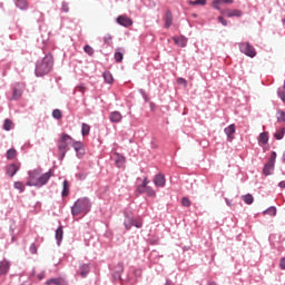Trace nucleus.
Here are the masks:
<instances>
[{
	"label": "nucleus",
	"instance_id": "nucleus-1",
	"mask_svg": "<svg viewBox=\"0 0 285 285\" xmlns=\"http://www.w3.org/2000/svg\"><path fill=\"white\" fill-rule=\"evenodd\" d=\"M53 67L52 56H45L36 65L35 73L37 77H43L51 72Z\"/></svg>",
	"mask_w": 285,
	"mask_h": 285
},
{
	"label": "nucleus",
	"instance_id": "nucleus-2",
	"mask_svg": "<svg viewBox=\"0 0 285 285\" xmlns=\"http://www.w3.org/2000/svg\"><path fill=\"white\" fill-rule=\"evenodd\" d=\"M91 208V204L88 198L78 199L71 208V214L77 216L79 214H87Z\"/></svg>",
	"mask_w": 285,
	"mask_h": 285
},
{
	"label": "nucleus",
	"instance_id": "nucleus-3",
	"mask_svg": "<svg viewBox=\"0 0 285 285\" xmlns=\"http://www.w3.org/2000/svg\"><path fill=\"white\" fill-rule=\"evenodd\" d=\"M72 137L68 134H63L61 138L58 141V150L60 154V160H63L66 158V154L70 149L68 146L72 145Z\"/></svg>",
	"mask_w": 285,
	"mask_h": 285
},
{
	"label": "nucleus",
	"instance_id": "nucleus-4",
	"mask_svg": "<svg viewBox=\"0 0 285 285\" xmlns=\"http://www.w3.org/2000/svg\"><path fill=\"white\" fill-rule=\"evenodd\" d=\"M276 158H277V154L275 151H273L268 163L265 165V167L263 169V174L265 176L272 175V171L274 170V167H275Z\"/></svg>",
	"mask_w": 285,
	"mask_h": 285
},
{
	"label": "nucleus",
	"instance_id": "nucleus-5",
	"mask_svg": "<svg viewBox=\"0 0 285 285\" xmlns=\"http://www.w3.org/2000/svg\"><path fill=\"white\" fill-rule=\"evenodd\" d=\"M239 49L243 55H246L247 57H256V51L253 46H250L248 42L239 43Z\"/></svg>",
	"mask_w": 285,
	"mask_h": 285
},
{
	"label": "nucleus",
	"instance_id": "nucleus-6",
	"mask_svg": "<svg viewBox=\"0 0 285 285\" xmlns=\"http://www.w3.org/2000/svg\"><path fill=\"white\" fill-rule=\"evenodd\" d=\"M51 176H52L51 171H47L40 175L38 180L32 184L35 185V187H38V188L46 186L47 183L50 180Z\"/></svg>",
	"mask_w": 285,
	"mask_h": 285
},
{
	"label": "nucleus",
	"instance_id": "nucleus-7",
	"mask_svg": "<svg viewBox=\"0 0 285 285\" xmlns=\"http://www.w3.org/2000/svg\"><path fill=\"white\" fill-rule=\"evenodd\" d=\"M41 171L39 169H33L29 171V180H27V186L35 187V183L39 180Z\"/></svg>",
	"mask_w": 285,
	"mask_h": 285
},
{
	"label": "nucleus",
	"instance_id": "nucleus-8",
	"mask_svg": "<svg viewBox=\"0 0 285 285\" xmlns=\"http://www.w3.org/2000/svg\"><path fill=\"white\" fill-rule=\"evenodd\" d=\"M224 132L227 136V141H234L235 138V134H236V125L233 124L230 126H228L227 128L224 129Z\"/></svg>",
	"mask_w": 285,
	"mask_h": 285
},
{
	"label": "nucleus",
	"instance_id": "nucleus-9",
	"mask_svg": "<svg viewBox=\"0 0 285 285\" xmlns=\"http://www.w3.org/2000/svg\"><path fill=\"white\" fill-rule=\"evenodd\" d=\"M222 14L228 18H234V17L240 18L242 11H239V9H224V11H222Z\"/></svg>",
	"mask_w": 285,
	"mask_h": 285
},
{
	"label": "nucleus",
	"instance_id": "nucleus-10",
	"mask_svg": "<svg viewBox=\"0 0 285 285\" xmlns=\"http://www.w3.org/2000/svg\"><path fill=\"white\" fill-rule=\"evenodd\" d=\"M117 23L122 26V27L128 28V27L134 24V21L130 18L126 17V16H120V17L117 18Z\"/></svg>",
	"mask_w": 285,
	"mask_h": 285
},
{
	"label": "nucleus",
	"instance_id": "nucleus-11",
	"mask_svg": "<svg viewBox=\"0 0 285 285\" xmlns=\"http://www.w3.org/2000/svg\"><path fill=\"white\" fill-rule=\"evenodd\" d=\"M19 169H20V166H19V165H17V164H11V165H9V166L7 167V175L12 178V177L16 176V174L19 171Z\"/></svg>",
	"mask_w": 285,
	"mask_h": 285
},
{
	"label": "nucleus",
	"instance_id": "nucleus-12",
	"mask_svg": "<svg viewBox=\"0 0 285 285\" xmlns=\"http://www.w3.org/2000/svg\"><path fill=\"white\" fill-rule=\"evenodd\" d=\"M122 115L119 111H114L111 114H109V121L114 122V124H118L122 120Z\"/></svg>",
	"mask_w": 285,
	"mask_h": 285
},
{
	"label": "nucleus",
	"instance_id": "nucleus-13",
	"mask_svg": "<svg viewBox=\"0 0 285 285\" xmlns=\"http://www.w3.org/2000/svg\"><path fill=\"white\" fill-rule=\"evenodd\" d=\"M154 184L156 187H164L166 184L165 176L163 174H158L155 176Z\"/></svg>",
	"mask_w": 285,
	"mask_h": 285
},
{
	"label": "nucleus",
	"instance_id": "nucleus-14",
	"mask_svg": "<svg viewBox=\"0 0 285 285\" xmlns=\"http://www.w3.org/2000/svg\"><path fill=\"white\" fill-rule=\"evenodd\" d=\"M9 269H10V263H9V261L3 259V261L0 263V273L3 274V275H7V273L9 272Z\"/></svg>",
	"mask_w": 285,
	"mask_h": 285
},
{
	"label": "nucleus",
	"instance_id": "nucleus-15",
	"mask_svg": "<svg viewBox=\"0 0 285 285\" xmlns=\"http://www.w3.org/2000/svg\"><path fill=\"white\" fill-rule=\"evenodd\" d=\"M234 0H215L213 1L214 8L220 10V7L225 3L233 4Z\"/></svg>",
	"mask_w": 285,
	"mask_h": 285
},
{
	"label": "nucleus",
	"instance_id": "nucleus-16",
	"mask_svg": "<svg viewBox=\"0 0 285 285\" xmlns=\"http://www.w3.org/2000/svg\"><path fill=\"white\" fill-rule=\"evenodd\" d=\"M46 285H66L63 278H49L46 281Z\"/></svg>",
	"mask_w": 285,
	"mask_h": 285
},
{
	"label": "nucleus",
	"instance_id": "nucleus-17",
	"mask_svg": "<svg viewBox=\"0 0 285 285\" xmlns=\"http://www.w3.org/2000/svg\"><path fill=\"white\" fill-rule=\"evenodd\" d=\"M56 240H57L58 245H61V243L63 240V227L62 226H60L56 230Z\"/></svg>",
	"mask_w": 285,
	"mask_h": 285
},
{
	"label": "nucleus",
	"instance_id": "nucleus-18",
	"mask_svg": "<svg viewBox=\"0 0 285 285\" xmlns=\"http://www.w3.org/2000/svg\"><path fill=\"white\" fill-rule=\"evenodd\" d=\"M149 183H150V181H149L148 177H145L144 180H142V185H139V186L137 187L138 193H139V194H145V188L148 187V184H149Z\"/></svg>",
	"mask_w": 285,
	"mask_h": 285
},
{
	"label": "nucleus",
	"instance_id": "nucleus-19",
	"mask_svg": "<svg viewBox=\"0 0 285 285\" xmlns=\"http://www.w3.org/2000/svg\"><path fill=\"white\" fill-rule=\"evenodd\" d=\"M134 224H135L134 218L130 217V216H126V218L124 220V225L126 227V230H130V228L132 227Z\"/></svg>",
	"mask_w": 285,
	"mask_h": 285
},
{
	"label": "nucleus",
	"instance_id": "nucleus-20",
	"mask_svg": "<svg viewBox=\"0 0 285 285\" xmlns=\"http://www.w3.org/2000/svg\"><path fill=\"white\" fill-rule=\"evenodd\" d=\"M115 160L118 168L124 167V165L126 164V158L121 155H116Z\"/></svg>",
	"mask_w": 285,
	"mask_h": 285
},
{
	"label": "nucleus",
	"instance_id": "nucleus-21",
	"mask_svg": "<svg viewBox=\"0 0 285 285\" xmlns=\"http://www.w3.org/2000/svg\"><path fill=\"white\" fill-rule=\"evenodd\" d=\"M174 41L176 45H178L179 47H185L187 45V39L185 37H175Z\"/></svg>",
	"mask_w": 285,
	"mask_h": 285
},
{
	"label": "nucleus",
	"instance_id": "nucleus-22",
	"mask_svg": "<svg viewBox=\"0 0 285 285\" xmlns=\"http://www.w3.org/2000/svg\"><path fill=\"white\" fill-rule=\"evenodd\" d=\"M79 274H80L81 277H86L89 274V265L88 264H81Z\"/></svg>",
	"mask_w": 285,
	"mask_h": 285
},
{
	"label": "nucleus",
	"instance_id": "nucleus-23",
	"mask_svg": "<svg viewBox=\"0 0 285 285\" xmlns=\"http://www.w3.org/2000/svg\"><path fill=\"white\" fill-rule=\"evenodd\" d=\"M62 197H67L68 195H70V184L68 183V180H63V189H62Z\"/></svg>",
	"mask_w": 285,
	"mask_h": 285
},
{
	"label": "nucleus",
	"instance_id": "nucleus-24",
	"mask_svg": "<svg viewBox=\"0 0 285 285\" xmlns=\"http://www.w3.org/2000/svg\"><path fill=\"white\" fill-rule=\"evenodd\" d=\"M188 4L205 7L207 4V0H189Z\"/></svg>",
	"mask_w": 285,
	"mask_h": 285
},
{
	"label": "nucleus",
	"instance_id": "nucleus-25",
	"mask_svg": "<svg viewBox=\"0 0 285 285\" xmlns=\"http://www.w3.org/2000/svg\"><path fill=\"white\" fill-rule=\"evenodd\" d=\"M173 24V16L170 11L166 12L165 27L169 28Z\"/></svg>",
	"mask_w": 285,
	"mask_h": 285
},
{
	"label": "nucleus",
	"instance_id": "nucleus-26",
	"mask_svg": "<svg viewBox=\"0 0 285 285\" xmlns=\"http://www.w3.org/2000/svg\"><path fill=\"white\" fill-rule=\"evenodd\" d=\"M16 4H17V7H18L20 10H27V9H28V2H27V0H17Z\"/></svg>",
	"mask_w": 285,
	"mask_h": 285
},
{
	"label": "nucleus",
	"instance_id": "nucleus-27",
	"mask_svg": "<svg viewBox=\"0 0 285 285\" xmlns=\"http://www.w3.org/2000/svg\"><path fill=\"white\" fill-rule=\"evenodd\" d=\"M71 144H72V147L75 148V151H76L77 154H79V151H81L82 148H83V145H82V142H80V141H75V140H73Z\"/></svg>",
	"mask_w": 285,
	"mask_h": 285
},
{
	"label": "nucleus",
	"instance_id": "nucleus-28",
	"mask_svg": "<svg viewBox=\"0 0 285 285\" xmlns=\"http://www.w3.org/2000/svg\"><path fill=\"white\" fill-rule=\"evenodd\" d=\"M104 78H105V81H106L107 83H109V85H111V83L114 82V77H112V75H111L110 71H106V72L104 73Z\"/></svg>",
	"mask_w": 285,
	"mask_h": 285
},
{
	"label": "nucleus",
	"instance_id": "nucleus-29",
	"mask_svg": "<svg viewBox=\"0 0 285 285\" xmlns=\"http://www.w3.org/2000/svg\"><path fill=\"white\" fill-rule=\"evenodd\" d=\"M14 127V124L10 119L4 120L3 129L9 131Z\"/></svg>",
	"mask_w": 285,
	"mask_h": 285
},
{
	"label": "nucleus",
	"instance_id": "nucleus-30",
	"mask_svg": "<svg viewBox=\"0 0 285 285\" xmlns=\"http://www.w3.org/2000/svg\"><path fill=\"white\" fill-rule=\"evenodd\" d=\"M242 198L247 205H252L254 203V197L250 194L244 195Z\"/></svg>",
	"mask_w": 285,
	"mask_h": 285
},
{
	"label": "nucleus",
	"instance_id": "nucleus-31",
	"mask_svg": "<svg viewBox=\"0 0 285 285\" xmlns=\"http://www.w3.org/2000/svg\"><path fill=\"white\" fill-rule=\"evenodd\" d=\"M90 132V126L87 124L81 125V134L83 137L88 136Z\"/></svg>",
	"mask_w": 285,
	"mask_h": 285
},
{
	"label": "nucleus",
	"instance_id": "nucleus-32",
	"mask_svg": "<svg viewBox=\"0 0 285 285\" xmlns=\"http://www.w3.org/2000/svg\"><path fill=\"white\" fill-rule=\"evenodd\" d=\"M17 157V150L16 149H9L7 151V159L13 160Z\"/></svg>",
	"mask_w": 285,
	"mask_h": 285
},
{
	"label": "nucleus",
	"instance_id": "nucleus-33",
	"mask_svg": "<svg viewBox=\"0 0 285 285\" xmlns=\"http://www.w3.org/2000/svg\"><path fill=\"white\" fill-rule=\"evenodd\" d=\"M144 193H146L147 196H149V197H156L157 196V193L154 191L153 187H149V186L145 187Z\"/></svg>",
	"mask_w": 285,
	"mask_h": 285
},
{
	"label": "nucleus",
	"instance_id": "nucleus-34",
	"mask_svg": "<svg viewBox=\"0 0 285 285\" xmlns=\"http://www.w3.org/2000/svg\"><path fill=\"white\" fill-rule=\"evenodd\" d=\"M258 141L263 145L267 144L268 141V132H262L259 136Z\"/></svg>",
	"mask_w": 285,
	"mask_h": 285
},
{
	"label": "nucleus",
	"instance_id": "nucleus-35",
	"mask_svg": "<svg viewBox=\"0 0 285 285\" xmlns=\"http://www.w3.org/2000/svg\"><path fill=\"white\" fill-rule=\"evenodd\" d=\"M14 188L20 190V193H23L24 191V188H26V185H23L22 181H16L14 183Z\"/></svg>",
	"mask_w": 285,
	"mask_h": 285
},
{
	"label": "nucleus",
	"instance_id": "nucleus-36",
	"mask_svg": "<svg viewBox=\"0 0 285 285\" xmlns=\"http://www.w3.org/2000/svg\"><path fill=\"white\" fill-rule=\"evenodd\" d=\"M114 59H116V62H117V63H121L122 60H124V53H121V52H116V53L114 55Z\"/></svg>",
	"mask_w": 285,
	"mask_h": 285
},
{
	"label": "nucleus",
	"instance_id": "nucleus-37",
	"mask_svg": "<svg viewBox=\"0 0 285 285\" xmlns=\"http://www.w3.org/2000/svg\"><path fill=\"white\" fill-rule=\"evenodd\" d=\"M276 214H277V209L275 207H271L264 212V215H269V216H276Z\"/></svg>",
	"mask_w": 285,
	"mask_h": 285
},
{
	"label": "nucleus",
	"instance_id": "nucleus-38",
	"mask_svg": "<svg viewBox=\"0 0 285 285\" xmlns=\"http://www.w3.org/2000/svg\"><path fill=\"white\" fill-rule=\"evenodd\" d=\"M284 135H285V128H282V129L276 131L275 138L281 140L284 137Z\"/></svg>",
	"mask_w": 285,
	"mask_h": 285
},
{
	"label": "nucleus",
	"instance_id": "nucleus-39",
	"mask_svg": "<svg viewBox=\"0 0 285 285\" xmlns=\"http://www.w3.org/2000/svg\"><path fill=\"white\" fill-rule=\"evenodd\" d=\"M52 117H53L55 119H61V118H62V111L59 110V109L53 110V111H52Z\"/></svg>",
	"mask_w": 285,
	"mask_h": 285
},
{
	"label": "nucleus",
	"instance_id": "nucleus-40",
	"mask_svg": "<svg viewBox=\"0 0 285 285\" xmlns=\"http://www.w3.org/2000/svg\"><path fill=\"white\" fill-rule=\"evenodd\" d=\"M278 96L281 97L283 102H285V85H283V87L279 88Z\"/></svg>",
	"mask_w": 285,
	"mask_h": 285
},
{
	"label": "nucleus",
	"instance_id": "nucleus-41",
	"mask_svg": "<svg viewBox=\"0 0 285 285\" xmlns=\"http://www.w3.org/2000/svg\"><path fill=\"white\" fill-rule=\"evenodd\" d=\"M85 52L87 55H89V57H92L94 55V49L89 46V45H86L85 48H83Z\"/></svg>",
	"mask_w": 285,
	"mask_h": 285
},
{
	"label": "nucleus",
	"instance_id": "nucleus-42",
	"mask_svg": "<svg viewBox=\"0 0 285 285\" xmlns=\"http://www.w3.org/2000/svg\"><path fill=\"white\" fill-rule=\"evenodd\" d=\"M29 252L32 255H36L38 253V247L36 246V244H31L29 247Z\"/></svg>",
	"mask_w": 285,
	"mask_h": 285
},
{
	"label": "nucleus",
	"instance_id": "nucleus-43",
	"mask_svg": "<svg viewBox=\"0 0 285 285\" xmlns=\"http://www.w3.org/2000/svg\"><path fill=\"white\" fill-rule=\"evenodd\" d=\"M22 92L19 89L13 90V99L18 100L21 97Z\"/></svg>",
	"mask_w": 285,
	"mask_h": 285
},
{
	"label": "nucleus",
	"instance_id": "nucleus-44",
	"mask_svg": "<svg viewBox=\"0 0 285 285\" xmlns=\"http://www.w3.org/2000/svg\"><path fill=\"white\" fill-rule=\"evenodd\" d=\"M277 119H278V121L285 122V112L284 111H278L277 112Z\"/></svg>",
	"mask_w": 285,
	"mask_h": 285
},
{
	"label": "nucleus",
	"instance_id": "nucleus-45",
	"mask_svg": "<svg viewBox=\"0 0 285 285\" xmlns=\"http://www.w3.org/2000/svg\"><path fill=\"white\" fill-rule=\"evenodd\" d=\"M61 10L63 12H69L70 11V8L68 7V2H66V1L62 2Z\"/></svg>",
	"mask_w": 285,
	"mask_h": 285
},
{
	"label": "nucleus",
	"instance_id": "nucleus-46",
	"mask_svg": "<svg viewBox=\"0 0 285 285\" xmlns=\"http://www.w3.org/2000/svg\"><path fill=\"white\" fill-rule=\"evenodd\" d=\"M178 85H183L185 88L187 87V80L185 78H178L177 79Z\"/></svg>",
	"mask_w": 285,
	"mask_h": 285
},
{
	"label": "nucleus",
	"instance_id": "nucleus-47",
	"mask_svg": "<svg viewBox=\"0 0 285 285\" xmlns=\"http://www.w3.org/2000/svg\"><path fill=\"white\" fill-rule=\"evenodd\" d=\"M181 204L185 206V207H189L191 205L190 200L186 197L183 198L181 200Z\"/></svg>",
	"mask_w": 285,
	"mask_h": 285
},
{
	"label": "nucleus",
	"instance_id": "nucleus-48",
	"mask_svg": "<svg viewBox=\"0 0 285 285\" xmlns=\"http://www.w3.org/2000/svg\"><path fill=\"white\" fill-rule=\"evenodd\" d=\"M218 21H219L224 27H227V26H228L227 20H225L223 17H218Z\"/></svg>",
	"mask_w": 285,
	"mask_h": 285
},
{
	"label": "nucleus",
	"instance_id": "nucleus-49",
	"mask_svg": "<svg viewBox=\"0 0 285 285\" xmlns=\"http://www.w3.org/2000/svg\"><path fill=\"white\" fill-rule=\"evenodd\" d=\"M105 42L107 45H110L111 43V40H112V37L110 35H107L105 38H104Z\"/></svg>",
	"mask_w": 285,
	"mask_h": 285
},
{
	"label": "nucleus",
	"instance_id": "nucleus-50",
	"mask_svg": "<svg viewBox=\"0 0 285 285\" xmlns=\"http://www.w3.org/2000/svg\"><path fill=\"white\" fill-rule=\"evenodd\" d=\"M135 227L141 228L142 227V220L138 219L134 222Z\"/></svg>",
	"mask_w": 285,
	"mask_h": 285
},
{
	"label": "nucleus",
	"instance_id": "nucleus-51",
	"mask_svg": "<svg viewBox=\"0 0 285 285\" xmlns=\"http://www.w3.org/2000/svg\"><path fill=\"white\" fill-rule=\"evenodd\" d=\"M279 267L281 269L285 271V257L281 259Z\"/></svg>",
	"mask_w": 285,
	"mask_h": 285
},
{
	"label": "nucleus",
	"instance_id": "nucleus-52",
	"mask_svg": "<svg viewBox=\"0 0 285 285\" xmlns=\"http://www.w3.org/2000/svg\"><path fill=\"white\" fill-rule=\"evenodd\" d=\"M78 89H79V91L82 92V94L86 91V87H85V86H79Z\"/></svg>",
	"mask_w": 285,
	"mask_h": 285
},
{
	"label": "nucleus",
	"instance_id": "nucleus-53",
	"mask_svg": "<svg viewBox=\"0 0 285 285\" xmlns=\"http://www.w3.org/2000/svg\"><path fill=\"white\" fill-rule=\"evenodd\" d=\"M279 187H281V188H285V180H282V181L279 183Z\"/></svg>",
	"mask_w": 285,
	"mask_h": 285
},
{
	"label": "nucleus",
	"instance_id": "nucleus-54",
	"mask_svg": "<svg viewBox=\"0 0 285 285\" xmlns=\"http://www.w3.org/2000/svg\"><path fill=\"white\" fill-rule=\"evenodd\" d=\"M22 285H31V281H24V283H22Z\"/></svg>",
	"mask_w": 285,
	"mask_h": 285
},
{
	"label": "nucleus",
	"instance_id": "nucleus-55",
	"mask_svg": "<svg viewBox=\"0 0 285 285\" xmlns=\"http://www.w3.org/2000/svg\"><path fill=\"white\" fill-rule=\"evenodd\" d=\"M225 202H226L227 206H232V203L229 199H225Z\"/></svg>",
	"mask_w": 285,
	"mask_h": 285
},
{
	"label": "nucleus",
	"instance_id": "nucleus-56",
	"mask_svg": "<svg viewBox=\"0 0 285 285\" xmlns=\"http://www.w3.org/2000/svg\"><path fill=\"white\" fill-rule=\"evenodd\" d=\"M165 285H173L171 281H166Z\"/></svg>",
	"mask_w": 285,
	"mask_h": 285
},
{
	"label": "nucleus",
	"instance_id": "nucleus-57",
	"mask_svg": "<svg viewBox=\"0 0 285 285\" xmlns=\"http://www.w3.org/2000/svg\"><path fill=\"white\" fill-rule=\"evenodd\" d=\"M283 163H285V151L283 153Z\"/></svg>",
	"mask_w": 285,
	"mask_h": 285
},
{
	"label": "nucleus",
	"instance_id": "nucleus-58",
	"mask_svg": "<svg viewBox=\"0 0 285 285\" xmlns=\"http://www.w3.org/2000/svg\"><path fill=\"white\" fill-rule=\"evenodd\" d=\"M80 178H81V179H85V178H86V176H85V175H82Z\"/></svg>",
	"mask_w": 285,
	"mask_h": 285
},
{
	"label": "nucleus",
	"instance_id": "nucleus-59",
	"mask_svg": "<svg viewBox=\"0 0 285 285\" xmlns=\"http://www.w3.org/2000/svg\"><path fill=\"white\" fill-rule=\"evenodd\" d=\"M283 24H285V19H283Z\"/></svg>",
	"mask_w": 285,
	"mask_h": 285
},
{
	"label": "nucleus",
	"instance_id": "nucleus-60",
	"mask_svg": "<svg viewBox=\"0 0 285 285\" xmlns=\"http://www.w3.org/2000/svg\"><path fill=\"white\" fill-rule=\"evenodd\" d=\"M77 156H78L79 158H81V156H79V153L77 154Z\"/></svg>",
	"mask_w": 285,
	"mask_h": 285
},
{
	"label": "nucleus",
	"instance_id": "nucleus-61",
	"mask_svg": "<svg viewBox=\"0 0 285 285\" xmlns=\"http://www.w3.org/2000/svg\"><path fill=\"white\" fill-rule=\"evenodd\" d=\"M3 276V274L0 273V277Z\"/></svg>",
	"mask_w": 285,
	"mask_h": 285
}]
</instances>
